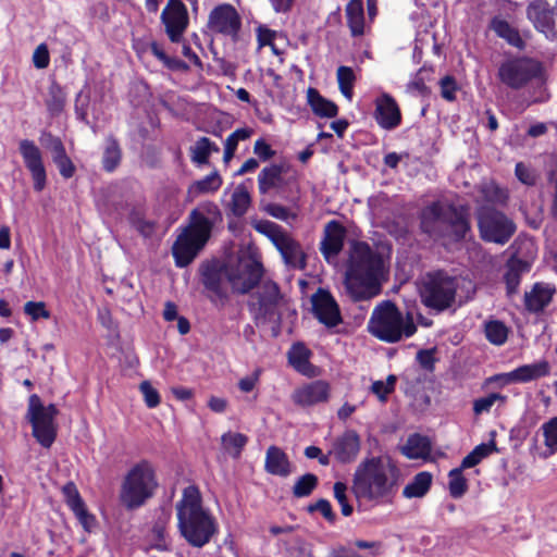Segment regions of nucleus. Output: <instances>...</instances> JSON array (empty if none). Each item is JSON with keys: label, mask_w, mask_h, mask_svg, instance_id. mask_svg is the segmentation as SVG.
<instances>
[{"label": "nucleus", "mask_w": 557, "mask_h": 557, "mask_svg": "<svg viewBox=\"0 0 557 557\" xmlns=\"http://www.w3.org/2000/svg\"><path fill=\"white\" fill-rule=\"evenodd\" d=\"M386 275L384 258L363 242H352L344 276V288L354 301L368 300L381 293Z\"/></svg>", "instance_id": "nucleus-1"}, {"label": "nucleus", "mask_w": 557, "mask_h": 557, "mask_svg": "<svg viewBox=\"0 0 557 557\" xmlns=\"http://www.w3.org/2000/svg\"><path fill=\"white\" fill-rule=\"evenodd\" d=\"M397 487V469L388 458L372 457L357 467L352 492L357 499L382 505L391 502Z\"/></svg>", "instance_id": "nucleus-2"}, {"label": "nucleus", "mask_w": 557, "mask_h": 557, "mask_svg": "<svg viewBox=\"0 0 557 557\" xmlns=\"http://www.w3.org/2000/svg\"><path fill=\"white\" fill-rule=\"evenodd\" d=\"M176 517L180 534L193 547H203L218 533V521L203 507L200 492L195 485L184 488L176 504Z\"/></svg>", "instance_id": "nucleus-3"}, {"label": "nucleus", "mask_w": 557, "mask_h": 557, "mask_svg": "<svg viewBox=\"0 0 557 557\" xmlns=\"http://www.w3.org/2000/svg\"><path fill=\"white\" fill-rule=\"evenodd\" d=\"M221 220L218 206L211 201L200 203L189 215V225L178 235L172 252L177 267L188 265L210 238L213 225Z\"/></svg>", "instance_id": "nucleus-4"}, {"label": "nucleus", "mask_w": 557, "mask_h": 557, "mask_svg": "<svg viewBox=\"0 0 557 557\" xmlns=\"http://www.w3.org/2000/svg\"><path fill=\"white\" fill-rule=\"evenodd\" d=\"M475 292L471 280L465 277H450L443 273L428 274L421 284L420 296L422 302L432 309L442 311L454 302L467 301Z\"/></svg>", "instance_id": "nucleus-5"}, {"label": "nucleus", "mask_w": 557, "mask_h": 557, "mask_svg": "<svg viewBox=\"0 0 557 557\" xmlns=\"http://www.w3.org/2000/svg\"><path fill=\"white\" fill-rule=\"evenodd\" d=\"M369 332L386 343H396L412 336L417 326L410 314H404L395 304L383 301L377 305L368 323Z\"/></svg>", "instance_id": "nucleus-6"}, {"label": "nucleus", "mask_w": 557, "mask_h": 557, "mask_svg": "<svg viewBox=\"0 0 557 557\" xmlns=\"http://www.w3.org/2000/svg\"><path fill=\"white\" fill-rule=\"evenodd\" d=\"M158 486L156 470L148 460L135 463L125 474L120 499L129 509L140 507L149 499Z\"/></svg>", "instance_id": "nucleus-7"}, {"label": "nucleus", "mask_w": 557, "mask_h": 557, "mask_svg": "<svg viewBox=\"0 0 557 557\" xmlns=\"http://www.w3.org/2000/svg\"><path fill=\"white\" fill-rule=\"evenodd\" d=\"M422 228L429 234H436L445 227H450L456 239L465 238L470 230L465 210L437 201L422 212Z\"/></svg>", "instance_id": "nucleus-8"}, {"label": "nucleus", "mask_w": 557, "mask_h": 557, "mask_svg": "<svg viewBox=\"0 0 557 557\" xmlns=\"http://www.w3.org/2000/svg\"><path fill=\"white\" fill-rule=\"evenodd\" d=\"M253 227L275 246L285 264L294 269H305L306 255L300 244L282 226L268 220H261L253 223Z\"/></svg>", "instance_id": "nucleus-9"}, {"label": "nucleus", "mask_w": 557, "mask_h": 557, "mask_svg": "<svg viewBox=\"0 0 557 557\" xmlns=\"http://www.w3.org/2000/svg\"><path fill=\"white\" fill-rule=\"evenodd\" d=\"M261 275V263L248 252H239L224 264L225 280L235 293H248L257 285Z\"/></svg>", "instance_id": "nucleus-10"}, {"label": "nucleus", "mask_w": 557, "mask_h": 557, "mask_svg": "<svg viewBox=\"0 0 557 557\" xmlns=\"http://www.w3.org/2000/svg\"><path fill=\"white\" fill-rule=\"evenodd\" d=\"M57 414L58 409L54 405L45 406L38 395L29 396L26 418L32 424L33 436L42 447L49 448L55 440Z\"/></svg>", "instance_id": "nucleus-11"}, {"label": "nucleus", "mask_w": 557, "mask_h": 557, "mask_svg": "<svg viewBox=\"0 0 557 557\" xmlns=\"http://www.w3.org/2000/svg\"><path fill=\"white\" fill-rule=\"evenodd\" d=\"M481 237L491 243L505 244L513 235L516 227L505 214L490 208H482L478 213Z\"/></svg>", "instance_id": "nucleus-12"}, {"label": "nucleus", "mask_w": 557, "mask_h": 557, "mask_svg": "<svg viewBox=\"0 0 557 557\" xmlns=\"http://www.w3.org/2000/svg\"><path fill=\"white\" fill-rule=\"evenodd\" d=\"M540 72L541 65L539 62L527 58H516L506 60L500 64L498 77L506 86L519 89L539 76Z\"/></svg>", "instance_id": "nucleus-13"}, {"label": "nucleus", "mask_w": 557, "mask_h": 557, "mask_svg": "<svg viewBox=\"0 0 557 557\" xmlns=\"http://www.w3.org/2000/svg\"><path fill=\"white\" fill-rule=\"evenodd\" d=\"M527 17L547 39L557 40V4L533 0L527 7Z\"/></svg>", "instance_id": "nucleus-14"}, {"label": "nucleus", "mask_w": 557, "mask_h": 557, "mask_svg": "<svg viewBox=\"0 0 557 557\" xmlns=\"http://www.w3.org/2000/svg\"><path fill=\"white\" fill-rule=\"evenodd\" d=\"M549 372V363L545 360H541L531 364L521 366L510 372L495 374L487 379V383H495L499 386L515 383H527L546 376Z\"/></svg>", "instance_id": "nucleus-15"}, {"label": "nucleus", "mask_w": 557, "mask_h": 557, "mask_svg": "<svg viewBox=\"0 0 557 557\" xmlns=\"http://www.w3.org/2000/svg\"><path fill=\"white\" fill-rule=\"evenodd\" d=\"M18 150L26 169L32 175L35 190L41 191L46 186L47 174L40 149L34 141L23 139L20 141Z\"/></svg>", "instance_id": "nucleus-16"}, {"label": "nucleus", "mask_w": 557, "mask_h": 557, "mask_svg": "<svg viewBox=\"0 0 557 557\" xmlns=\"http://www.w3.org/2000/svg\"><path fill=\"white\" fill-rule=\"evenodd\" d=\"M240 16L231 4L224 3L214 8L208 20L210 30L235 37L240 28Z\"/></svg>", "instance_id": "nucleus-17"}, {"label": "nucleus", "mask_w": 557, "mask_h": 557, "mask_svg": "<svg viewBox=\"0 0 557 557\" xmlns=\"http://www.w3.org/2000/svg\"><path fill=\"white\" fill-rule=\"evenodd\" d=\"M331 395V385L324 380L302 384L294 389L292 400L295 405L307 408L326 403Z\"/></svg>", "instance_id": "nucleus-18"}, {"label": "nucleus", "mask_w": 557, "mask_h": 557, "mask_svg": "<svg viewBox=\"0 0 557 557\" xmlns=\"http://www.w3.org/2000/svg\"><path fill=\"white\" fill-rule=\"evenodd\" d=\"M161 18L170 39L173 42H178L188 24L186 7L180 0H169Z\"/></svg>", "instance_id": "nucleus-19"}, {"label": "nucleus", "mask_w": 557, "mask_h": 557, "mask_svg": "<svg viewBox=\"0 0 557 557\" xmlns=\"http://www.w3.org/2000/svg\"><path fill=\"white\" fill-rule=\"evenodd\" d=\"M374 120L383 129H394L400 125L401 113L396 100L387 92H381L374 100Z\"/></svg>", "instance_id": "nucleus-20"}, {"label": "nucleus", "mask_w": 557, "mask_h": 557, "mask_svg": "<svg viewBox=\"0 0 557 557\" xmlns=\"http://www.w3.org/2000/svg\"><path fill=\"white\" fill-rule=\"evenodd\" d=\"M311 302L314 315L327 327L335 326L342 321L339 308L329 292L319 289L312 295Z\"/></svg>", "instance_id": "nucleus-21"}, {"label": "nucleus", "mask_w": 557, "mask_h": 557, "mask_svg": "<svg viewBox=\"0 0 557 557\" xmlns=\"http://www.w3.org/2000/svg\"><path fill=\"white\" fill-rule=\"evenodd\" d=\"M360 451V437L352 431L348 430L338 436L330 449V454L341 463L354 461Z\"/></svg>", "instance_id": "nucleus-22"}, {"label": "nucleus", "mask_w": 557, "mask_h": 557, "mask_svg": "<svg viewBox=\"0 0 557 557\" xmlns=\"http://www.w3.org/2000/svg\"><path fill=\"white\" fill-rule=\"evenodd\" d=\"M346 231L337 221H330L324 227V238L321 242V252L331 262L336 259L343 248Z\"/></svg>", "instance_id": "nucleus-23"}, {"label": "nucleus", "mask_w": 557, "mask_h": 557, "mask_svg": "<svg viewBox=\"0 0 557 557\" xmlns=\"http://www.w3.org/2000/svg\"><path fill=\"white\" fill-rule=\"evenodd\" d=\"M311 351L301 343L294 344L288 351V361L293 368L308 377L319 375V370L310 363Z\"/></svg>", "instance_id": "nucleus-24"}, {"label": "nucleus", "mask_w": 557, "mask_h": 557, "mask_svg": "<svg viewBox=\"0 0 557 557\" xmlns=\"http://www.w3.org/2000/svg\"><path fill=\"white\" fill-rule=\"evenodd\" d=\"M555 288L549 284L536 283L524 295L525 308L531 312L542 311L552 300Z\"/></svg>", "instance_id": "nucleus-25"}, {"label": "nucleus", "mask_w": 557, "mask_h": 557, "mask_svg": "<svg viewBox=\"0 0 557 557\" xmlns=\"http://www.w3.org/2000/svg\"><path fill=\"white\" fill-rule=\"evenodd\" d=\"M264 468L270 474L283 478L288 476L292 473V466L287 455L276 446L268 448Z\"/></svg>", "instance_id": "nucleus-26"}, {"label": "nucleus", "mask_w": 557, "mask_h": 557, "mask_svg": "<svg viewBox=\"0 0 557 557\" xmlns=\"http://www.w3.org/2000/svg\"><path fill=\"white\" fill-rule=\"evenodd\" d=\"M201 281L205 287L221 297L225 294L224 267L219 269L215 264H207L201 270Z\"/></svg>", "instance_id": "nucleus-27"}, {"label": "nucleus", "mask_w": 557, "mask_h": 557, "mask_svg": "<svg viewBox=\"0 0 557 557\" xmlns=\"http://www.w3.org/2000/svg\"><path fill=\"white\" fill-rule=\"evenodd\" d=\"M307 101L313 113L320 117L331 119L337 115V106L333 101L322 97L314 88H308Z\"/></svg>", "instance_id": "nucleus-28"}, {"label": "nucleus", "mask_w": 557, "mask_h": 557, "mask_svg": "<svg viewBox=\"0 0 557 557\" xmlns=\"http://www.w3.org/2000/svg\"><path fill=\"white\" fill-rule=\"evenodd\" d=\"M401 453L409 459H426L431 454V442L426 436L412 434L401 447Z\"/></svg>", "instance_id": "nucleus-29"}, {"label": "nucleus", "mask_w": 557, "mask_h": 557, "mask_svg": "<svg viewBox=\"0 0 557 557\" xmlns=\"http://www.w3.org/2000/svg\"><path fill=\"white\" fill-rule=\"evenodd\" d=\"M347 23L352 36L364 33V13L362 0H350L346 7Z\"/></svg>", "instance_id": "nucleus-30"}, {"label": "nucleus", "mask_w": 557, "mask_h": 557, "mask_svg": "<svg viewBox=\"0 0 557 557\" xmlns=\"http://www.w3.org/2000/svg\"><path fill=\"white\" fill-rule=\"evenodd\" d=\"M222 185V178L220 174L214 171L203 177L202 180L194 182L188 187V196L190 199L197 198L201 194H209L216 191Z\"/></svg>", "instance_id": "nucleus-31"}, {"label": "nucleus", "mask_w": 557, "mask_h": 557, "mask_svg": "<svg viewBox=\"0 0 557 557\" xmlns=\"http://www.w3.org/2000/svg\"><path fill=\"white\" fill-rule=\"evenodd\" d=\"M529 270L528 263L516 258L507 262L505 282L508 294H515L520 284L521 274Z\"/></svg>", "instance_id": "nucleus-32"}, {"label": "nucleus", "mask_w": 557, "mask_h": 557, "mask_svg": "<svg viewBox=\"0 0 557 557\" xmlns=\"http://www.w3.org/2000/svg\"><path fill=\"white\" fill-rule=\"evenodd\" d=\"M432 484V475L429 472H419L403 491L406 498H418L424 496Z\"/></svg>", "instance_id": "nucleus-33"}, {"label": "nucleus", "mask_w": 557, "mask_h": 557, "mask_svg": "<svg viewBox=\"0 0 557 557\" xmlns=\"http://www.w3.org/2000/svg\"><path fill=\"white\" fill-rule=\"evenodd\" d=\"M250 203V194L247 187L240 184L234 188L227 207L233 215L242 216L247 212Z\"/></svg>", "instance_id": "nucleus-34"}, {"label": "nucleus", "mask_w": 557, "mask_h": 557, "mask_svg": "<svg viewBox=\"0 0 557 557\" xmlns=\"http://www.w3.org/2000/svg\"><path fill=\"white\" fill-rule=\"evenodd\" d=\"M491 28L497 36L504 38L511 46L517 48L523 47L524 42L520 37L519 32L513 28L507 21L502 18H494L491 23Z\"/></svg>", "instance_id": "nucleus-35"}, {"label": "nucleus", "mask_w": 557, "mask_h": 557, "mask_svg": "<svg viewBox=\"0 0 557 557\" xmlns=\"http://www.w3.org/2000/svg\"><path fill=\"white\" fill-rule=\"evenodd\" d=\"M282 181V168L271 165L264 168L258 176V187L261 194H267L270 189L280 185Z\"/></svg>", "instance_id": "nucleus-36"}, {"label": "nucleus", "mask_w": 557, "mask_h": 557, "mask_svg": "<svg viewBox=\"0 0 557 557\" xmlns=\"http://www.w3.org/2000/svg\"><path fill=\"white\" fill-rule=\"evenodd\" d=\"M338 88L342 95L351 101L354 97V85L356 82V75L351 67L342 65L336 72Z\"/></svg>", "instance_id": "nucleus-37"}, {"label": "nucleus", "mask_w": 557, "mask_h": 557, "mask_svg": "<svg viewBox=\"0 0 557 557\" xmlns=\"http://www.w3.org/2000/svg\"><path fill=\"white\" fill-rule=\"evenodd\" d=\"M247 441V436L238 432H227L221 437L224 450L234 458H238L240 456Z\"/></svg>", "instance_id": "nucleus-38"}, {"label": "nucleus", "mask_w": 557, "mask_h": 557, "mask_svg": "<svg viewBox=\"0 0 557 557\" xmlns=\"http://www.w3.org/2000/svg\"><path fill=\"white\" fill-rule=\"evenodd\" d=\"M213 151L218 152L219 147L208 137H201L191 147V160L195 163L205 164Z\"/></svg>", "instance_id": "nucleus-39"}, {"label": "nucleus", "mask_w": 557, "mask_h": 557, "mask_svg": "<svg viewBox=\"0 0 557 557\" xmlns=\"http://www.w3.org/2000/svg\"><path fill=\"white\" fill-rule=\"evenodd\" d=\"M66 95L63 88L53 83L49 87L48 98L46 100L47 108L52 115H58L62 112L65 106Z\"/></svg>", "instance_id": "nucleus-40"}, {"label": "nucleus", "mask_w": 557, "mask_h": 557, "mask_svg": "<svg viewBox=\"0 0 557 557\" xmlns=\"http://www.w3.org/2000/svg\"><path fill=\"white\" fill-rule=\"evenodd\" d=\"M281 298L278 286L274 282H264L261 286L259 301L265 312L270 311Z\"/></svg>", "instance_id": "nucleus-41"}, {"label": "nucleus", "mask_w": 557, "mask_h": 557, "mask_svg": "<svg viewBox=\"0 0 557 557\" xmlns=\"http://www.w3.org/2000/svg\"><path fill=\"white\" fill-rule=\"evenodd\" d=\"M481 195L487 203H504L507 200L506 191L492 181L481 185Z\"/></svg>", "instance_id": "nucleus-42"}, {"label": "nucleus", "mask_w": 557, "mask_h": 557, "mask_svg": "<svg viewBox=\"0 0 557 557\" xmlns=\"http://www.w3.org/2000/svg\"><path fill=\"white\" fill-rule=\"evenodd\" d=\"M120 161H121V150H120L117 143L112 138H108L106 141V148H104L103 159H102L103 168L107 171L111 172L117 166Z\"/></svg>", "instance_id": "nucleus-43"}, {"label": "nucleus", "mask_w": 557, "mask_h": 557, "mask_svg": "<svg viewBox=\"0 0 557 557\" xmlns=\"http://www.w3.org/2000/svg\"><path fill=\"white\" fill-rule=\"evenodd\" d=\"M486 338L494 345H503L508 337L507 326L499 321H490L485 324Z\"/></svg>", "instance_id": "nucleus-44"}, {"label": "nucleus", "mask_w": 557, "mask_h": 557, "mask_svg": "<svg viewBox=\"0 0 557 557\" xmlns=\"http://www.w3.org/2000/svg\"><path fill=\"white\" fill-rule=\"evenodd\" d=\"M541 430L544 436V445L548 450V455L557 451V417L552 418L545 422Z\"/></svg>", "instance_id": "nucleus-45"}, {"label": "nucleus", "mask_w": 557, "mask_h": 557, "mask_svg": "<svg viewBox=\"0 0 557 557\" xmlns=\"http://www.w3.org/2000/svg\"><path fill=\"white\" fill-rule=\"evenodd\" d=\"M495 449V445L491 444H481L478 445L470 454H468L462 462L461 468H472L476 466L483 458L487 457Z\"/></svg>", "instance_id": "nucleus-46"}, {"label": "nucleus", "mask_w": 557, "mask_h": 557, "mask_svg": "<svg viewBox=\"0 0 557 557\" xmlns=\"http://www.w3.org/2000/svg\"><path fill=\"white\" fill-rule=\"evenodd\" d=\"M318 485V478L312 473L300 476L294 484L293 494L296 497H307Z\"/></svg>", "instance_id": "nucleus-47"}, {"label": "nucleus", "mask_w": 557, "mask_h": 557, "mask_svg": "<svg viewBox=\"0 0 557 557\" xmlns=\"http://www.w3.org/2000/svg\"><path fill=\"white\" fill-rule=\"evenodd\" d=\"M463 468H456L449 472V493L454 498L461 497L467 491V481L462 475Z\"/></svg>", "instance_id": "nucleus-48"}, {"label": "nucleus", "mask_w": 557, "mask_h": 557, "mask_svg": "<svg viewBox=\"0 0 557 557\" xmlns=\"http://www.w3.org/2000/svg\"><path fill=\"white\" fill-rule=\"evenodd\" d=\"M507 397L499 393H492L485 397L478 398L473 401V411L476 416L484 412H488L491 408L496 404H504Z\"/></svg>", "instance_id": "nucleus-49"}, {"label": "nucleus", "mask_w": 557, "mask_h": 557, "mask_svg": "<svg viewBox=\"0 0 557 557\" xmlns=\"http://www.w3.org/2000/svg\"><path fill=\"white\" fill-rule=\"evenodd\" d=\"M62 492H63L66 505L71 508L72 511H75L78 508L85 506V503L82 499L74 483L70 482V483L65 484L62 488Z\"/></svg>", "instance_id": "nucleus-50"}, {"label": "nucleus", "mask_w": 557, "mask_h": 557, "mask_svg": "<svg viewBox=\"0 0 557 557\" xmlns=\"http://www.w3.org/2000/svg\"><path fill=\"white\" fill-rule=\"evenodd\" d=\"M334 497L341 506L342 513L348 517L352 513V506L349 505L347 498V486L343 482H336L333 487Z\"/></svg>", "instance_id": "nucleus-51"}, {"label": "nucleus", "mask_w": 557, "mask_h": 557, "mask_svg": "<svg viewBox=\"0 0 557 557\" xmlns=\"http://www.w3.org/2000/svg\"><path fill=\"white\" fill-rule=\"evenodd\" d=\"M24 312L30 317L33 321L50 318V312L47 310L46 305L42 301H27L24 305Z\"/></svg>", "instance_id": "nucleus-52"}, {"label": "nucleus", "mask_w": 557, "mask_h": 557, "mask_svg": "<svg viewBox=\"0 0 557 557\" xmlns=\"http://www.w3.org/2000/svg\"><path fill=\"white\" fill-rule=\"evenodd\" d=\"M395 383V375H389L386 381H375L371 389L381 400H385L387 395L394 389Z\"/></svg>", "instance_id": "nucleus-53"}, {"label": "nucleus", "mask_w": 557, "mask_h": 557, "mask_svg": "<svg viewBox=\"0 0 557 557\" xmlns=\"http://www.w3.org/2000/svg\"><path fill=\"white\" fill-rule=\"evenodd\" d=\"M139 389L144 395L146 405L149 408H154L160 404V395L158 391L148 381H144L139 385Z\"/></svg>", "instance_id": "nucleus-54"}, {"label": "nucleus", "mask_w": 557, "mask_h": 557, "mask_svg": "<svg viewBox=\"0 0 557 557\" xmlns=\"http://www.w3.org/2000/svg\"><path fill=\"white\" fill-rule=\"evenodd\" d=\"M150 547L160 552H165L170 549V543L166 539L165 531L162 527L156 525L152 529V542Z\"/></svg>", "instance_id": "nucleus-55"}, {"label": "nucleus", "mask_w": 557, "mask_h": 557, "mask_svg": "<svg viewBox=\"0 0 557 557\" xmlns=\"http://www.w3.org/2000/svg\"><path fill=\"white\" fill-rule=\"evenodd\" d=\"M82 527L87 531L91 532L96 527V518L94 515L89 513L86 509V506H83L78 508L77 510L73 511Z\"/></svg>", "instance_id": "nucleus-56"}, {"label": "nucleus", "mask_w": 557, "mask_h": 557, "mask_svg": "<svg viewBox=\"0 0 557 557\" xmlns=\"http://www.w3.org/2000/svg\"><path fill=\"white\" fill-rule=\"evenodd\" d=\"M33 62L37 69H46L50 62L48 48L45 44H40L33 53Z\"/></svg>", "instance_id": "nucleus-57"}, {"label": "nucleus", "mask_w": 557, "mask_h": 557, "mask_svg": "<svg viewBox=\"0 0 557 557\" xmlns=\"http://www.w3.org/2000/svg\"><path fill=\"white\" fill-rule=\"evenodd\" d=\"M265 210L271 216L282 221H289L296 218V214L292 213L287 208L281 205L271 203Z\"/></svg>", "instance_id": "nucleus-58"}, {"label": "nucleus", "mask_w": 557, "mask_h": 557, "mask_svg": "<svg viewBox=\"0 0 557 557\" xmlns=\"http://www.w3.org/2000/svg\"><path fill=\"white\" fill-rule=\"evenodd\" d=\"M276 36H277V33L275 30H272L264 25L258 26V28H257L258 47L262 48L264 46L272 45V42L274 41Z\"/></svg>", "instance_id": "nucleus-59"}, {"label": "nucleus", "mask_w": 557, "mask_h": 557, "mask_svg": "<svg viewBox=\"0 0 557 557\" xmlns=\"http://www.w3.org/2000/svg\"><path fill=\"white\" fill-rule=\"evenodd\" d=\"M310 511H319L330 522L335 521V515L332 506L326 499H319L315 504L309 506Z\"/></svg>", "instance_id": "nucleus-60"}, {"label": "nucleus", "mask_w": 557, "mask_h": 557, "mask_svg": "<svg viewBox=\"0 0 557 557\" xmlns=\"http://www.w3.org/2000/svg\"><path fill=\"white\" fill-rule=\"evenodd\" d=\"M440 85L442 97L448 101H453L456 97L455 94L457 90L455 81L451 77L446 76L441 79Z\"/></svg>", "instance_id": "nucleus-61"}, {"label": "nucleus", "mask_w": 557, "mask_h": 557, "mask_svg": "<svg viewBox=\"0 0 557 557\" xmlns=\"http://www.w3.org/2000/svg\"><path fill=\"white\" fill-rule=\"evenodd\" d=\"M47 148L50 150L53 161L66 156L62 141L57 137H48Z\"/></svg>", "instance_id": "nucleus-62"}, {"label": "nucleus", "mask_w": 557, "mask_h": 557, "mask_svg": "<svg viewBox=\"0 0 557 557\" xmlns=\"http://www.w3.org/2000/svg\"><path fill=\"white\" fill-rule=\"evenodd\" d=\"M260 370H256L250 375L242 377L238 382V387L244 393L251 392L259 382Z\"/></svg>", "instance_id": "nucleus-63"}, {"label": "nucleus", "mask_w": 557, "mask_h": 557, "mask_svg": "<svg viewBox=\"0 0 557 557\" xmlns=\"http://www.w3.org/2000/svg\"><path fill=\"white\" fill-rule=\"evenodd\" d=\"M516 176L518 180L527 185H533L535 182L534 173L523 163H517L516 165Z\"/></svg>", "instance_id": "nucleus-64"}]
</instances>
